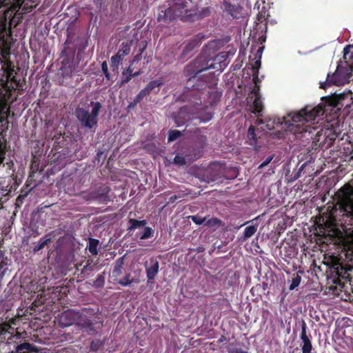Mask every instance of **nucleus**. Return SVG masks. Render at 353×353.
<instances>
[{
    "instance_id": "obj_1",
    "label": "nucleus",
    "mask_w": 353,
    "mask_h": 353,
    "mask_svg": "<svg viewBox=\"0 0 353 353\" xmlns=\"http://www.w3.org/2000/svg\"><path fill=\"white\" fill-rule=\"evenodd\" d=\"M12 26L0 20V154L6 153V141L3 132L8 129L10 103L17 101L18 94L23 90L21 79L17 78L19 68L15 69L10 60L11 46L8 37L12 34Z\"/></svg>"
},
{
    "instance_id": "obj_2",
    "label": "nucleus",
    "mask_w": 353,
    "mask_h": 353,
    "mask_svg": "<svg viewBox=\"0 0 353 353\" xmlns=\"http://www.w3.org/2000/svg\"><path fill=\"white\" fill-rule=\"evenodd\" d=\"M228 57L225 52L209 57L205 53H201L195 59L185 65L183 73L187 77V81L183 92L179 94L177 101H193L194 104L201 103V94L209 90L211 103H214L221 97L222 92L217 90L218 78L214 72H203L210 70L216 69L221 72L226 66L224 61Z\"/></svg>"
},
{
    "instance_id": "obj_3",
    "label": "nucleus",
    "mask_w": 353,
    "mask_h": 353,
    "mask_svg": "<svg viewBox=\"0 0 353 353\" xmlns=\"http://www.w3.org/2000/svg\"><path fill=\"white\" fill-rule=\"evenodd\" d=\"M292 112L287 117H283L282 121L279 118L265 117L258 118L255 123L263 132H268L277 128L273 132V138L281 139L285 138V133L290 132L295 135L296 139L305 141H312V148L318 146L321 150L330 147L336 138V134L329 128H322L319 126H312L311 119L301 112Z\"/></svg>"
},
{
    "instance_id": "obj_4",
    "label": "nucleus",
    "mask_w": 353,
    "mask_h": 353,
    "mask_svg": "<svg viewBox=\"0 0 353 353\" xmlns=\"http://www.w3.org/2000/svg\"><path fill=\"white\" fill-rule=\"evenodd\" d=\"M353 105V93L351 91L343 92L340 94H332L322 98V102L318 105L313 107L312 105H306L302 108V114L307 119L314 121L315 119L323 114L336 112L342 108H350Z\"/></svg>"
},
{
    "instance_id": "obj_5",
    "label": "nucleus",
    "mask_w": 353,
    "mask_h": 353,
    "mask_svg": "<svg viewBox=\"0 0 353 353\" xmlns=\"http://www.w3.org/2000/svg\"><path fill=\"white\" fill-rule=\"evenodd\" d=\"M190 4V0H178L168 5H163L158 8V22L170 23L176 19L186 21L190 14H187L185 10Z\"/></svg>"
},
{
    "instance_id": "obj_6",
    "label": "nucleus",
    "mask_w": 353,
    "mask_h": 353,
    "mask_svg": "<svg viewBox=\"0 0 353 353\" xmlns=\"http://www.w3.org/2000/svg\"><path fill=\"white\" fill-rule=\"evenodd\" d=\"M353 77V60H344L339 64L335 72L327 75L326 81L320 83V88L326 89L332 85L340 86L349 83Z\"/></svg>"
},
{
    "instance_id": "obj_7",
    "label": "nucleus",
    "mask_w": 353,
    "mask_h": 353,
    "mask_svg": "<svg viewBox=\"0 0 353 353\" xmlns=\"http://www.w3.org/2000/svg\"><path fill=\"white\" fill-rule=\"evenodd\" d=\"M221 98H219L214 103H211V98L209 90H206L203 94H201V103L194 104L193 101H186L190 104V107L195 108L196 110L195 116L193 119H198L199 123H206L210 121L214 117V105H216Z\"/></svg>"
},
{
    "instance_id": "obj_8",
    "label": "nucleus",
    "mask_w": 353,
    "mask_h": 353,
    "mask_svg": "<svg viewBox=\"0 0 353 353\" xmlns=\"http://www.w3.org/2000/svg\"><path fill=\"white\" fill-rule=\"evenodd\" d=\"M91 112L88 110L78 107L75 110V116L82 128L91 130L97 126L98 116L101 109V103L99 101H91Z\"/></svg>"
},
{
    "instance_id": "obj_9",
    "label": "nucleus",
    "mask_w": 353,
    "mask_h": 353,
    "mask_svg": "<svg viewBox=\"0 0 353 353\" xmlns=\"http://www.w3.org/2000/svg\"><path fill=\"white\" fill-rule=\"evenodd\" d=\"M194 1V0H190V4H187L189 6L186 7L187 10H185V12H187V14H190V15L188 16V18L186 19V21H194L195 20H199L210 15V8H203L201 10H198L196 3Z\"/></svg>"
},
{
    "instance_id": "obj_10",
    "label": "nucleus",
    "mask_w": 353,
    "mask_h": 353,
    "mask_svg": "<svg viewBox=\"0 0 353 353\" xmlns=\"http://www.w3.org/2000/svg\"><path fill=\"white\" fill-rule=\"evenodd\" d=\"M259 90L260 86L259 84H257V86L255 85L254 88L250 91L249 94H252L254 96V100L252 105V112L256 116L257 119L262 116V112L264 108Z\"/></svg>"
},
{
    "instance_id": "obj_11",
    "label": "nucleus",
    "mask_w": 353,
    "mask_h": 353,
    "mask_svg": "<svg viewBox=\"0 0 353 353\" xmlns=\"http://www.w3.org/2000/svg\"><path fill=\"white\" fill-rule=\"evenodd\" d=\"M76 69V66L74 63V60L68 59H63L61 61V65L59 68V72L61 75L64 77H72L73 72Z\"/></svg>"
},
{
    "instance_id": "obj_12",
    "label": "nucleus",
    "mask_w": 353,
    "mask_h": 353,
    "mask_svg": "<svg viewBox=\"0 0 353 353\" xmlns=\"http://www.w3.org/2000/svg\"><path fill=\"white\" fill-rule=\"evenodd\" d=\"M223 10L233 19H239L241 13V7L238 3H232L224 0Z\"/></svg>"
},
{
    "instance_id": "obj_13",
    "label": "nucleus",
    "mask_w": 353,
    "mask_h": 353,
    "mask_svg": "<svg viewBox=\"0 0 353 353\" xmlns=\"http://www.w3.org/2000/svg\"><path fill=\"white\" fill-rule=\"evenodd\" d=\"M75 47H73L72 44V39L70 37H68L66 41L63 44V48L61 51V57L63 59H74L75 56Z\"/></svg>"
},
{
    "instance_id": "obj_14",
    "label": "nucleus",
    "mask_w": 353,
    "mask_h": 353,
    "mask_svg": "<svg viewBox=\"0 0 353 353\" xmlns=\"http://www.w3.org/2000/svg\"><path fill=\"white\" fill-rule=\"evenodd\" d=\"M145 270L147 277L149 280H152L159 272V262L153 258L145 262Z\"/></svg>"
},
{
    "instance_id": "obj_15",
    "label": "nucleus",
    "mask_w": 353,
    "mask_h": 353,
    "mask_svg": "<svg viewBox=\"0 0 353 353\" xmlns=\"http://www.w3.org/2000/svg\"><path fill=\"white\" fill-rule=\"evenodd\" d=\"M73 47L77 51V56H79L84 52L88 46V38L85 35H78L73 41H72Z\"/></svg>"
},
{
    "instance_id": "obj_16",
    "label": "nucleus",
    "mask_w": 353,
    "mask_h": 353,
    "mask_svg": "<svg viewBox=\"0 0 353 353\" xmlns=\"http://www.w3.org/2000/svg\"><path fill=\"white\" fill-rule=\"evenodd\" d=\"M79 317V314L72 311H68L62 314L61 316V321L63 326H68L74 323L81 324L80 321H78Z\"/></svg>"
},
{
    "instance_id": "obj_17",
    "label": "nucleus",
    "mask_w": 353,
    "mask_h": 353,
    "mask_svg": "<svg viewBox=\"0 0 353 353\" xmlns=\"http://www.w3.org/2000/svg\"><path fill=\"white\" fill-rule=\"evenodd\" d=\"M204 37L200 34L196 35L194 37L191 39L185 46L183 50V54H186L193 50L194 48L198 47L202 40L203 39Z\"/></svg>"
},
{
    "instance_id": "obj_18",
    "label": "nucleus",
    "mask_w": 353,
    "mask_h": 353,
    "mask_svg": "<svg viewBox=\"0 0 353 353\" xmlns=\"http://www.w3.org/2000/svg\"><path fill=\"white\" fill-rule=\"evenodd\" d=\"M11 353H39V350L30 343H24L17 345L16 351Z\"/></svg>"
},
{
    "instance_id": "obj_19",
    "label": "nucleus",
    "mask_w": 353,
    "mask_h": 353,
    "mask_svg": "<svg viewBox=\"0 0 353 353\" xmlns=\"http://www.w3.org/2000/svg\"><path fill=\"white\" fill-rule=\"evenodd\" d=\"M301 339L303 341L302 350L303 353H310L312 350V344L311 342L307 337L305 332V327L303 326L301 332Z\"/></svg>"
},
{
    "instance_id": "obj_20",
    "label": "nucleus",
    "mask_w": 353,
    "mask_h": 353,
    "mask_svg": "<svg viewBox=\"0 0 353 353\" xmlns=\"http://www.w3.org/2000/svg\"><path fill=\"white\" fill-rule=\"evenodd\" d=\"M132 43V41H128L126 42H123L121 45V48H119V50L117 54L120 57L123 59L124 57H125L130 54V52L131 51Z\"/></svg>"
},
{
    "instance_id": "obj_21",
    "label": "nucleus",
    "mask_w": 353,
    "mask_h": 353,
    "mask_svg": "<svg viewBox=\"0 0 353 353\" xmlns=\"http://www.w3.org/2000/svg\"><path fill=\"white\" fill-rule=\"evenodd\" d=\"M185 112H186V108L183 107L180 109L178 114L174 116V122L178 127L185 124V121L190 119V117H188V119L183 118V115L185 114Z\"/></svg>"
},
{
    "instance_id": "obj_22",
    "label": "nucleus",
    "mask_w": 353,
    "mask_h": 353,
    "mask_svg": "<svg viewBox=\"0 0 353 353\" xmlns=\"http://www.w3.org/2000/svg\"><path fill=\"white\" fill-rule=\"evenodd\" d=\"M163 82L159 80H153L151 81L146 86L145 88L147 89L149 94L151 92H154L155 94L158 93L159 91V88L163 85Z\"/></svg>"
},
{
    "instance_id": "obj_23",
    "label": "nucleus",
    "mask_w": 353,
    "mask_h": 353,
    "mask_svg": "<svg viewBox=\"0 0 353 353\" xmlns=\"http://www.w3.org/2000/svg\"><path fill=\"white\" fill-rule=\"evenodd\" d=\"M147 46H148V42L144 40V41H141L139 45H138V48H139V52L137 54H136L132 61V64H133L135 62H138L139 61L141 58H142V54L143 52L145 50L146 48H147Z\"/></svg>"
},
{
    "instance_id": "obj_24",
    "label": "nucleus",
    "mask_w": 353,
    "mask_h": 353,
    "mask_svg": "<svg viewBox=\"0 0 353 353\" xmlns=\"http://www.w3.org/2000/svg\"><path fill=\"white\" fill-rule=\"evenodd\" d=\"M255 61L254 64L252 66V69L253 71H254L255 74H254L253 77V81L254 84L257 86L258 83L259 82V78H258V72L259 69L261 67V59L260 57L254 58Z\"/></svg>"
},
{
    "instance_id": "obj_25",
    "label": "nucleus",
    "mask_w": 353,
    "mask_h": 353,
    "mask_svg": "<svg viewBox=\"0 0 353 353\" xmlns=\"http://www.w3.org/2000/svg\"><path fill=\"white\" fill-rule=\"evenodd\" d=\"M343 58L344 60H353V44L344 48Z\"/></svg>"
},
{
    "instance_id": "obj_26",
    "label": "nucleus",
    "mask_w": 353,
    "mask_h": 353,
    "mask_svg": "<svg viewBox=\"0 0 353 353\" xmlns=\"http://www.w3.org/2000/svg\"><path fill=\"white\" fill-rule=\"evenodd\" d=\"M182 135L181 131L177 130H171L169 131L168 141L172 142L179 138Z\"/></svg>"
},
{
    "instance_id": "obj_27",
    "label": "nucleus",
    "mask_w": 353,
    "mask_h": 353,
    "mask_svg": "<svg viewBox=\"0 0 353 353\" xmlns=\"http://www.w3.org/2000/svg\"><path fill=\"white\" fill-rule=\"evenodd\" d=\"M257 230V225H250L245 228L244 231V239H248L251 237Z\"/></svg>"
},
{
    "instance_id": "obj_28",
    "label": "nucleus",
    "mask_w": 353,
    "mask_h": 353,
    "mask_svg": "<svg viewBox=\"0 0 353 353\" xmlns=\"http://www.w3.org/2000/svg\"><path fill=\"white\" fill-rule=\"evenodd\" d=\"M123 59L120 57L117 54H114L111 57V68L113 70L118 69L119 64L122 61Z\"/></svg>"
},
{
    "instance_id": "obj_29",
    "label": "nucleus",
    "mask_w": 353,
    "mask_h": 353,
    "mask_svg": "<svg viewBox=\"0 0 353 353\" xmlns=\"http://www.w3.org/2000/svg\"><path fill=\"white\" fill-rule=\"evenodd\" d=\"M99 241L95 239H90L89 241L88 250L92 254H97V246Z\"/></svg>"
},
{
    "instance_id": "obj_30",
    "label": "nucleus",
    "mask_w": 353,
    "mask_h": 353,
    "mask_svg": "<svg viewBox=\"0 0 353 353\" xmlns=\"http://www.w3.org/2000/svg\"><path fill=\"white\" fill-rule=\"evenodd\" d=\"M248 138L250 140H252L254 141V143H256V133H255V128H254V127L252 125H251L249 127V128H248Z\"/></svg>"
},
{
    "instance_id": "obj_31",
    "label": "nucleus",
    "mask_w": 353,
    "mask_h": 353,
    "mask_svg": "<svg viewBox=\"0 0 353 353\" xmlns=\"http://www.w3.org/2000/svg\"><path fill=\"white\" fill-rule=\"evenodd\" d=\"M101 70L107 80H110V74L108 72V67L106 61H103L101 64Z\"/></svg>"
},
{
    "instance_id": "obj_32",
    "label": "nucleus",
    "mask_w": 353,
    "mask_h": 353,
    "mask_svg": "<svg viewBox=\"0 0 353 353\" xmlns=\"http://www.w3.org/2000/svg\"><path fill=\"white\" fill-rule=\"evenodd\" d=\"M301 281V277L299 276H296L294 277L292 280V283L290 286V290H294L295 288H296L299 284Z\"/></svg>"
},
{
    "instance_id": "obj_33",
    "label": "nucleus",
    "mask_w": 353,
    "mask_h": 353,
    "mask_svg": "<svg viewBox=\"0 0 353 353\" xmlns=\"http://www.w3.org/2000/svg\"><path fill=\"white\" fill-rule=\"evenodd\" d=\"M132 74H125L124 77L122 76L121 82L122 85L128 83L132 79Z\"/></svg>"
},
{
    "instance_id": "obj_34",
    "label": "nucleus",
    "mask_w": 353,
    "mask_h": 353,
    "mask_svg": "<svg viewBox=\"0 0 353 353\" xmlns=\"http://www.w3.org/2000/svg\"><path fill=\"white\" fill-rule=\"evenodd\" d=\"M133 64H132V63L130 64V65L123 70V71L122 72V76H125V74H132V72H133V69L132 68Z\"/></svg>"
},
{
    "instance_id": "obj_35",
    "label": "nucleus",
    "mask_w": 353,
    "mask_h": 353,
    "mask_svg": "<svg viewBox=\"0 0 353 353\" xmlns=\"http://www.w3.org/2000/svg\"><path fill=\"white\" fill-rule=\"evenodd\" d=\"M151 230L149 228H146L144 230L143 234L141 235V239H144L148 238L150 236Z\"/></svg>"
},
{
    "instance_id": "obj_36",
    "label": "nucleus",
    "mask_w": 353,
    "mask_h": 353,
    "mask_svg": "<svg viewBox=\"0 0 353 353\" xmlns=\"http://www.w3.org/2000/svg\"><path fill=\"white\" fill-rule=\"evenodd\" d=\"M205 218H200L197 216H192V220L196 224H202L205 221Z\"/></svg>"
},
{
    "instance_id": "obj_37",
    "label": "nucleus",
    "mask_w": 353,
    "mask_h": 353,
    "mask_svg": "<svg viewBox=\"0 0 353 353\" xmlns=\"http://www.w3.org/2000/svg\"><path fill=\"white\" fill-rule=\"evenodd\" d=\"M132 228H137V227H139L141 225L143 226L145 224V222L144 221H138L133 220V221H132Z\"/></svg>"
},
{
    "instance_id": "obj_38",
    "label": "nucleus",
    "mask_w": 353,
    "mask_h": 353,
    "mask_svg": "<svg viewBox=\"0 0 353 353\" xmlns=\"http://www.w3.org/2000/svg\"><path fill=\"white\" fill-rule=\"evenodd\" d=\"M257 20L260 23H263L264 21H265V12H260L257 15Z\"/></svg>"
},
{
    "instance_id": "obj_39",
    "label": "nucleus",
    "mask_w": 353,
    "mask_h": 353,
    "mask_svg": "<svg viewBox=\"0 0 353 353\" xmlns=\"http://www.w3.org/2000/svg\"><path fill=\"white\" fill-rule=\"evenodd\" d=\"M174 161L178 164H182L184 162L183 156H175L174 158Z\"/></svg>"
},
{
    "instance_id": "obj_40",
    "label": "nucleus",
    "mask_w": 353,
    "mask_h": 353,
    "mask_svg": "<svg viewBox=\"0 0 353 353\" xmlns=\"http://www.w3.org/2000/svg\"><path fill=\"white\" fill-rule=\"evenodd\" d=\"M138 94H140L142 97V98H144L147 95L150 94L145 87L143 89L141 90Z\"/></svg>"
},
{
    "instance_id": "obj_41",
    "label": "nucleus",
    "mask_w": 353,
    "mask_h": 353,
    "mask_svg": "<svg viewBox=\"0 0 353 353\" xmlns=\"http://www.w3.org/2000/svg\"><path fill=\"white\" fill-rule=\"evenodd\" d=\"M263 50V47H260L258 50H257V52L255 54V57L256 58H258V57H260V59H261V54H262V52Z\"/></svg>"
},
{
    "instance_id": "obj_42",
    "label": "nucleus",
    "mask_w": 353,
    "mask_h": 353,
    "mask_svg": "<svg viewBox=\"0 0 353 353\" xmlns=\"http://www.w3.org/2000/svg\"><path fill=\"white\" fill-rule=\"evenodd\" d=\"M143 98H142V97L137 94V95L134 98L133 101L135 102V103H139L141 101V100L143 99Z\"/></svg>"
},
{
    "instance_id": "obj_43",
    "label": "nucleus",
    "mask_w": 353,
    "mask_h": 353,
    "mask_svg": "<svg viewBox=\"0 0 353 353\" xmlns=\"http://www.w3.org/2000/svg\"><path fill=\"white\" fill-rule=\"evenodd\" d=\"M137 105V103H135V102L134 101H132V102H130L129 103V105H128V109H132L134 107H135L136 105Z\"/></svg>"
},
{
    "instance_id": "obj_44",
    "label": "nucleus",
    "mask_w": 353,
    "mask_h": 353,
    "mask_svg": "<svg viewBox=\"0 0 353 353\" xmlns=\"http://www.w3.org/2000/svg\"><path fill=\"white\" fill-rule=\"evenodd\" d=\"M48 241H49V239H47V240L44 241L43 242H42V243L37 248V250L42 249L44 247V245L48 243Z\"/></svg>"
},
{
    "instance_id": "obj_45",
    "label": "nucleus",
    "mask_w": 353,
    "mask_h": 353,
    "mask_svg": "<svg viewBox=\"0 0 353 353\" xmlns=\"http://www.w3.org/2000/svg\"><path fill=\"white\" fill-rule=\"evenodd\" d=\"M141 73H142V72H141V70L137 71V72H132V77H138V76H139Z\"/></svg>"
},
{
    "instance_id": "obj_46",
    "label": "nucleus",
    "mask_w": 353,
    "mask_h": 353,
    "mask_svg": "<svg viewBox=\"0 0 353 353\" xmlns=\"http://www.w3.org/2000/svg\"><path fill=\"white\" fill-rule=\"evenodd\" d=\"M218 222H219V221H218V220H216V219H211V220H209V221H208V224H214V223H218Z\"/></svg>"
},
{
    "instance_id": "obj_47",
    "label": "nucleus",
    "mask_w": 353,
    "mask_h": 353,
    "mask_svg": "<svg viewBox=\"0 0 353 353\" xmlns=\"http://www.w3.org/2000/svg\"><path fill=\"white\" fill-rule=\"evenodd\" d=\"M271 160H272V158H269L268 161H266L264 163H261L260 167H263V166L266 165Z\"/></svg>"
},
{
    "instance_id": "obj_48",
    "label": "nucleus",
    "mask_w": 353,
    "mask_h": 353,
    "mask_svg": "<svg viewBox=\"0 0 353 353\" xmlns=\"http://www.w3.org/2000/svg\"><path fill=\"white\" fill-rule=\"evenodd\" d=\"M120 283H121V284H122L123 285H128V283H130V282H128H128L121 281Z\"/></svg>"
},
{
    "instance_id": "obj_49",
    "label": "nucleus",
    "mask_w": 353,
    "mask_h": 353,
    "mask_svg": "<svg viewBox=\"0 0 353 353\" xmlns=\"http://www.w3.org/2000/svg\"><path fill=\"white\" fill-rule=\"evenodd\" d=\"M3 162V159L1 158V157L0 156V164Z\"/></svg>"
},
{
    "instance_id": "obj_50",
    "label": "nucleus",
    "mask_w": 353,
    "mask_h": 353,
    "mask_svg": "<svg viewBox=\"0 0 353 353\" xmlns=\"http://www.w3.org/2000/svg\"><path fill=\"white\" fill-rule=\"evenodd\" d=\"M97 155H99V154H103V152H99L97 154Z\"/></svg>"
},
{
    "instance_id": "obj_51",
    "label": "nucleus",
    "mask_w": 353,
    "mask_h": 353,
    "mask_svg": "<svg viewBox=\"0 0 353 353\" xmlns=\"http://www.w3.org/2000/svg\"><path fill=\"white\" fill-rule=\"evenodd\" d=\"M176 154V155H179V153H176V152H173V154Z\"/></svg>"
}]
</instances>
